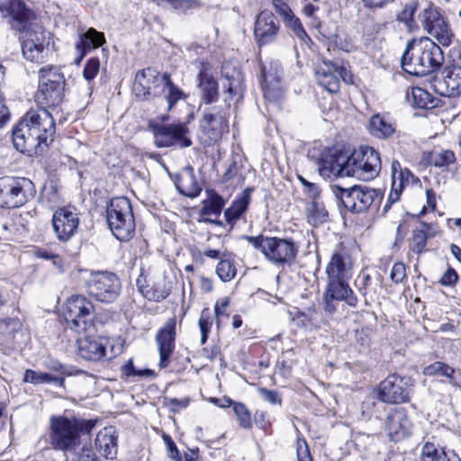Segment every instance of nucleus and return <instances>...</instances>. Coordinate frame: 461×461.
<instances>
[{"label":"nucleus","mask_w":461,"mask_h":461,"mask_svg":"<svg viewBox=\"0 0 461 461\" xmlns=\"http://www.w3.org/2000/svg\"><path fill=\"white\" fill-rule=\"evenodd\" d=\"M94 305L84 295H72L68 299L64 318L68 326L77 333L85 332L92 326Z\"/></svg>","instance_id":"13"},{"label":"nucleus","mask_w":461,"mask_h":461,"mask_svg":"<svg viewBox=\"0 0 461 461\" xmlns=\"http://www.w3.org/2000/svg\"><path fill=\"white\" fill-rule=\"evenodd\" d=\"M210 311L208 308H205L202 311L201 316L198 321V325L201 330V334H209L212 321H211Z\"/></svg>","instance_id":"61"},{"label":"nucleus","mask_w":461,"mask_h":461,"mask_svg":"<svg viewBox=\"0 0 461 461\" xmlns=\"http://www.w3.org/2000/svg\"><path fill=\"white\" fill-rule=\"evenodd\" d=\"M284 22L287 26L291 27L299 37L306 34L300 20L295 17L294 14L286 21Z\"/></svg>","instance_id":"64"},{"label":"nucleus","mask_w":461,"mask_h":461,"mask_svg":"<svg viewBox=\"0 0 461 461\" xmlns=\"http://www.w3.org/2000/svg\"><path fill=\"white\" fill-rule=\"evenodd\" d=\"M350 278L328 279L324 294L343 301L350 307H357L358 298L348 285Z\"/></svg>","instance_id":"29"},{"label":"nucleus","mask_w":461,"mask_h":461,"mask_svg":"<svg viewBox=\"0 0 461 461\" xmlns=\"http://www.w3.org/2000/svg\"><path fill=\"white\" fill-rule=\"evenodd\" d=\"M344 170L345 176H352L361 181L373 180L381 170L380 155L372 147H362L350 155L348 154Z\"/></svg>","instance_id":"7"},{"label":"nucleus","mask_w":461,"mask_h":461,"mask_svg":"<svg viewBox=\"0 0 461 461\" xmlns=\"http://www.w3.org/2000/svg\"><path fill=\"white\" fill-rule=\"evenodd\" d=\"M250 190L246 189L233 201L232 204L224 211L225 221L232 225L245 212L249 203Z\"/></svg>","instance_id":"39"},{"label":"nucleus","mask_w":461,"mask_h":461,"mask_svg":"<svg viewBox=\"0 0 461 461\" xmlns=\"http://www.w3.org/2000/svg\"><path fill=\"white\" fill-rule=\"evenodd\" d=\"M95 425L93 420L52 415L49 423V443L54 450L76 455L82 448L81 434L90 433Z\"/></svg>","instance_id":"2"},{"label":"nucleus","mask_w":461,"mask_h":461,"mask_svg":"<svg viewBox=\"0 0 461 461\" xmlns=\"http://www.w3.org/2000/svg\"><path fill=\"white\" fill-rule=\"evenodd\" d=\"M206 195L200 209V216L203 217L200 221L223 226V222L218 218L225 205V200L212 189H206Z\"/></svg>","instance_id":"27"},{"label":"nucleus","mask_w":461,"mask_h":461,"mask_svg":"<svg viewBox=\"0 0 461 461\" xmlns=\"http://www.w3.org/2000/svg\"><path fill=\"white\" fill-rule=\"evenodd\" d=\"M245 239L276 266L291 265L297 254V247L291 239L264 235L246 236Z\"/></svg>","instance_id":"4"},{"label":"nucleus","mask_w":461,"mask_h":461,"mask_svg":"<svg viewBox=\"0 0 461 461\" xmlns=\"http://www.w3.org/2000/svg\"><path fill=\"white\" fill-rule=\"evenodd\" d=\"M95 450L106 459H114L117 455V436L113 427L101 429L95 439Z\"/></svg>","instance_id":"32"},{"label":"nucleus","mask_w":461,"mask_h":461,"mask_svg":"<svg viewBox=\"0 0 461 461\" xmlns=\"http://www.w3.org/2000/svg\"><path fill=\"white\" fill-rule=\"evenodd\" d=\"M51 221L56 236L61 241L68 240L79 225V218L74 207L59 208L54 212Z\"/></svg>","instance_id":"20"},{"label":"nucleus","mask_w":461,"mask_h":461,"mask_svg":"<svg viewBox=\"0 0 461 461\" xmlns=\"http://www.w3.org/2000/svg\"><path fill=\"white\" fill-rule=\"evenodd\" d=\"M411 423L408 418L407 411L402 407L391 410L385 420V430L393 441H399L411 433Z\"/></svg>","instance_id":"22"},{"label":"nucleus","mask_w":461,"mask_h":461,"mask_svg":"<svg viewBox=\"0 0 461 461\" xmlns=\"http://www.w3.org/2000/svg\"><path fill=\"white\" fill-rule=\"evenodd\" d=\"M422 461H461L453 450L438 448L433 443L427 442L421 452Z\"/></svg>","instance_id":"38"},{"label":"nucleus","mask_w":461,"mask_h":461,"mask_svg":"<svg viewBox=\"0 0 461 461\" xmlns=\"http://www.w3.org/2000/svg\"><path fill=\"white\" fill-rule=\"evenodd\" d=\"M18 34L23 57L32 62L41 61L48 45L43 26L38 23Z\"/></svg>","instance_id":"17"},{"label":"nucleus","mask_w":461,"mask_h":461,"mask_svg":"<svg viewBox=\"0 0 461 461\" xmlns=\"http://www.w3.org/2000/svg\"><path fill=\"white\" fill-rule=\"evenodd\" d=\"M322 301L324 312L330 317H332L333 315L338 313L340 311V309H342L344 306L343 304H341V300L330 297L324 294L322 296Z\"/></svg>","instance_id":"53"},{"label":"nucleus","mask_w":461,"mask_h":461,"mask_svg":"<svg viewBox=\"0 0 461 461\" xmlns=\"http://www.w3.org/2000/svg\"><path fill=\"white\" fill-rule=\"evenodd\" d=\"M279 32V24L269 11H262L257 17L254 33L259 45L273 41Z\"/></svg>","instance_id":"26"},{"label":"nucleus","mask_w":461,"mask_h":461,"mask_svg":"<svg viewBox=\"0 0 461 461\" xmlns=\"http://www.w3.org/2000/svg\"><path fill=\"white\" fill-rule=\"evenodd\" d=\"M176 186L182 194L187 197H195L201 192V188L194 182L192 172L181 176L178 182L176 183Z\"/></svg>","instance_id":"45"},{"label":"nucleus","mask_w":461,"mask_h":461,"mask_svg":"<svg viewBox=\"0 0 461 461\" xmlns=\"http://www.w3.org/2000/svg\"><path fill=\"white\" fill-rule=\"evenodd\" d=\"M233 411L241 428L248 429L252 427L251 414L244 403L235 402L233 403Z\"/></svg>","instance_id":"48"},{"label":"nucleus","mask_w":461,"mask_h":461,"mask_svg":"<svg viewBox=\"0 0 461 461\" xmlns=\"http://www.w3.org/2000/svg\"><path fill=\"white\" fill-rule=\"evenodd\" d=\"M216 273L223 282H229L236 276V267L234 264L228 259H221L216 267Z\"/></svg>","instance_id":"51"},{"label":"nucleus","mask_w":461,"mask_h":461,"mask_svg":"<svg viewBox=\"0 0 461 461\" xmlns=\"http://www.w3.org/2000/svg\"><path fill=\"white\" fill-rule=\"evenodd\" d=\"M24 383H31L33 384H55L62 386L64 378L61 376H55L49 373L36 372L32 369H27L23 375Z\"/></svg>","instance_id":"42"},{"label":"nucleus","mask_w":461,"mask_h":461,"mask_svg":"<svg viewBox=\"0 0 461 461\" xmlns=\"http://www.w3.org/2000/svg\"><path fill=\"white\" fill-rule=\"evenodd\" d=\"M0 15L18 33L40 23L35 12L24 0H2Z\"/></svg>","instance_id":"12"},{"label":"nucleus","mask_w":461,"mask_h":461,"mask_svg":"<svg viewBox=\"0 0 461 461\" xmlns=\"http://www.w3.org/2000/svg\"><path fill=\"white\" fill-rule=\"evenodd\" d=\"M383 277L380 274L376 273L375 277L368 274H363L357 289L360 294L364 297L365 304H369V300L374 301L376 299L379 289L382 286Z\"/></svg>","instance_id":"36"},{"label":"nucleus","mask_w":461,"mask_h":461,"mask_svg":"<svg viewBox=\"0 0 461 461\" xmlns=\"http://www.w3.org/2000/svg\"><path fill=\"white\" fill-rule=\"evenodd\" d=\"M176 327V318H169L156 334L155 339L158 348L159 366L161 368L168 366L169 357L175 350Z\"/></svg>","instance_id":"21"},{"label":"nucleus","mask_w":461,"mask_h":461,"mask_svg":"<svg viewBox=\"0 0 461 461\" xmlns=\"http://www.w3.org/2000/svg\"><path fill=\"white\" fill-rule=\"evenodd\" d=\"M78 354L81 357L97 361L105 356L106 348L97 339L85 337L77 339Z\"/></svg>","instance_id":"33"},{"label":"nucleus","mask_w":461,"mask_h":461,"mask_svg":"<svg viewBox=\"0 0 461 461\" xmlns=\"http://www.w3.org/2000/svg\"><path fill=\"white\" fill-rule=\"evenodd\" d=\"M200 5L198 0H174L171 6L175 10L185 12L188 9L197 8Z\"/></svg>","instance_id":"62"},{"label":"nucleus","mask_w":461,"mask_h":461,"mask_svg":"<svg viewBox=\"0 0 461 461\" xmlns=\"http://www.w3.org/2000/svg\"><path fill=\"white\" fill-rule=\"evenodd\" d=\"M106 220L113 236L119 240H128L135 230L131 204L128 198H113L106 208Z\"/></svg>","instance_id":"6"},{"label":"nucleus","mask_w":461,"mask_h":461,"mask_svg":"<svg viewBox=\"0 0 461 461\" xmlns=\"http://www.w3.org/2000/svg\"><path fill=\"white\" fill-rule=\"evenodd\" d=\"M329 220V212L324 204L316 199H312V202L307 207L308 222L313 227H318L328 222Z\"/></svg>","instance_id":"41"},{"label":"nucleus","mask_w":461,"mask_h":461,"mask_svg":"<svg viewBox=\"0 0 461 461\" xmlns=\"http://www.w3.org/2000/svg\"><path fill=\"white\" fill-rule=\"evenodd\" d=\"M296 454L298 461H312L307 442L304 438H297Z\"/></svg>","instance_id":"58"},{"label":"nucleus","mask_w":461,"mask_h":461,"mask_svg":"<svg viewBox=\"0 0 461 461\" xmlns=\"http://www.w3.org/2000/svg\"><path fill=\"white\" fill-rule=\"evenodd\" d=\"M198 139L204 147H210L219 141L223 133L228 132L229 125L226 115L216 108L204 110L199 122Z\"/></svg>","instance_id":"15"},{"label":"nucleus","mask_w":461,"mask_h":461,"mask_svg":"<svg viewBox=\"0 0 461 461\" xmlns=\"http://www.w3.org/2000/svg\"><path fill=\"white\" fill-rule=\"evenodd\" d=\"M347 151H344L338 147H331L323 149L320 153L316 164L319 174L323 178L333 179L345 177L344 167L347 165Z\"/></svg>","instance_id":"18"},{"label":"nucleus","mask_w":461,"mask_h":461,"mask_svg":"<svg viewBox=\"0 0 461 461\" xmlns=\"http://www.w3.org/2000/svg\"><path fill=\"white\" fill-rule=\"evenodd\" d=\"M258 393L264 401L271 404L281 405L282 403V398L277 391L269 390L267 388H259Z\"/></svg>","instance_id":"59"},{"label":"nucleus","mask_w":461,"mask_h":461,"mask_svg":"<svg viewBox=\"0 0 461 461\" xmlns=\"http://www.w3.org/2000/svg\"><path fill=\"white\" fill-rule=\"evenodd\" d=\"M435 88L444 96L461 95V66L446 67L441 72V77L435 80Z\"/></svg>","instance_id":"24"},{"label":"nucleus","mask_w":461,"mask_h":461,"mask_svg":"<svg viewBox=\"0 0 461 461\" xmlns=\"http://www.w3.org/2000/svg\"><path fill=\"white\" fill-rule=\"evenodd\" d=\"M24 118L26 122L35 126L36 130H40L42 135L53 138L56 129L55 121L48 108L41 107L39 110H30L24 115Z\"/></svg>","instance_id":"31"},{"label":"nucleus","mask_w":461,"mask_h":461,"mask_svg":"<svg viewBox=\"0 0 461 461\" xmlns=\"http://www.w3.org/2000/svg\"><path fill=\"white\" fill-rule=\"evenodd\" d=\"M419 6L418 2L412 1L406 4L401 11L396 14V21L403 23L409 32L418 30V24L414 20V14Z\"/></svg>","instance_id":"43"},{"label":"nucleus","mask_w":461,"mask_h":461,"mask_svg":"<svg viewBox=\"0 0 461 461\" xmlns=\"http://www.w3.org/2000/svg\"><path fill=\"white\" fill-rule=\"evenodd\" d=\"M30 131L29 122L23 116L12 132L14 147L22 153L39 155V142H35Z\"/></svg>","instance_id":"25"},{"label":"nucleus","mask_w":461,"mask_h":461,"mask_svg":"<svg viewBox=\"0 0 461 461\" xmlns=\"http://www.w3.org/2000/svg\"><path fill=\"white\" fill-rule=\"evenodd\" d=\"M403 185L402 174L399 173L398 177L393 178L391 192L388 195L387 203L384 207V212H387L392 204L399 201Z\"/></svg>","instance_id":"47"},{"label":"nucleus","mask_w":461,"mask_h":461,"mask_svg":"<svg viewBox=\"0 0 461 461\" xmlns=\"http://www.w3.org/2000/svg\"><path fill=\"white\" fill-rule=\"evenodd\" d=\"M282 69L278 64L275 67L271 65L267 70L265 66H261V86L265 98L274 100L281 96L282 86L280 85Z\"/></svg>","instance_id":"28"},{"label":"nucleus","mask_w":461,"mask_h":461,"mask_svg":"<svg viewBox=\"0 0 461 461\" xmlns=\"http://www.w3.org/2000/svg\"><path fill=\"white\" fill-rule=\"evenodd\" d=\"M100 68V61L98 58H91L89 59L83 69V77L86 80L91 81L93 80Z\"/></svg>","instance_id":"54"},{"label":"nucleus","mask_w":461,"mask_h":461,"mask_svg":"<svg viewBox=\"0 0 461 461\" xmlns=\"http://www.w3.org/2000/svg\"><path fill=\"white\" fill-rule=\"evenodd\" d=\"M412 385L409 377L390 375L379 384L378 399L386 403L407 402Z\"/></svg>","instance_id":"16"},{"label":"nucleus","mask_w":461,"mask_h":461,"mask_svg":"<svg viewBox=\"0 0 461 461\" xmlns=\"http://www.w3.org/2000/svg\"><path fill=\"white\" fill-rule=\"evenodd\" d=\"M272 5L276 13L280 15L284 21H286L293 14L291 8L284 0H273Z\"/></svg>","instance_id":"60"},{"label":"nucleus","mask_w":461,"mask_h":461,"mask_svg":"<svg viewBox=\"0 0 461 461\" xmlns=\"http://www.w3.org/2000/svg\"><path fill=\"white\" fill-rule=\"evenodd\" d=\"M223 94L227 96L224 102L230 106V101L238 103L242 100L246 87L244 76L240 70L234 69L231 74H225L222 81Z\"/></svg>","instance_id":"30"},{"label":"nucleus","mask_w":461,"mask_h":461,"mask_svg":"<svg viewBox=\"0 0 461 461\" xmlns=\"http://www.w3.org/2000/svg\"><path fill=\"white\" fill-rule=\"evenodd\" d=\"M21 328L22 323L17 317H8L0 320V334L4 337L12 338Z\"/></svg>","instance_id":"49"},{"label":"nucleus","mask_w":461,"mask_h":461,"mask_svg":"<svg viewBox=\"0 0 461 461\" xmlns=\"http://www.w3.org/2000/svg\"><path fill=\"white\" fill-rule=\"evenodd\" d=\"M418 20L423 30L437 40L438 44L443 47H448L452 44L455 33L439 12L438 7L433 3H428L420 12Z\"/></svg>","instance_id":"11"},{"label":"nucleus","mask_w":461,"mask_h":461,"mask_svg":"<svg viewBox=\"0 0 461 461\" xmlns=\"http://www.w3.org/2000/svg\"><path fill=\"white\" fill-rule=\"evenodd\" d=\"M443 62L441 48L429 37L409 41L401 59L402 69L415 77H424L438 71Z\"/></svg>","instance_id":"1"},{"label":"nucleus","mask_w":461,"mask_h":461,"mask_svg":"<svg viewBox=\"0 0 461 461\" xmlns=\"http://www.w3.org/2000/svg\"><path fill=\"white\" fill-rule=\"evenodd\" d=\"M136 286L138 291L142 294V296L149 301L160 302L167 297L168 293L165 291H158L150 287L147 284L146 277L140 274V276L136 280Z\"/></svg>","instance_id":"44"},{"label":"nucleus","mask_w":461,"mask_h":461,"mask_svg":"<svg viewBox=\"0 0 461 461\" xmlns=\"http://www.w3.org/2000/svg\"><path fill=\"white\" fill-rule=\"evenodd\" d=\"M350 77L347 68L331 61L323 60L315 68L318 84L330 93H337L340 87V80L348 82Z\"/></svg>","instance_id":"19"},{"label":"nucleus","mask_w":461,"mask_h":461,"mask_svg":"<svg viewBox=\"0 0 461 461\" xmlns=\"http://www.w3.org/2000/svg\"><path fill=\"white\" fill-rule=\"evenodd\" d=\"M413 104L418 108L428 109L433 107L430 95L420 87H414L411 91Z\"/></svg>","instance_id":"50"},{"label":"nucleus","mask_w":461,"mask_h":461,"mask_svg":"<svg viewBox=\"0 0 461 461\" xmlns=\"http://www.w3.org/2000/svg\"><path fill=\"white\" fill-rule=\"evenodd\" d=\"M154 143L158 148L190 147L193 142L191 131L186 122H177L153 127Z\"/></svg>","instance_id":"14"},{"label":"nucleus","mask_w":461,"mask_h":461,"mask_svg":"<svg viewBox=\"0 0 461 461\" xmlns=\"http://www.w3.org/2000/svg\"><path fill=\"white\" fill-rule=\"evenodd\" d=\"M431 229L430 224L420 221L412 230L411 244L410 249L416 254H421L426 248L428 239L431 236L429 230Z\"/></svg>","instance_id":"40"},{"label":"nucleus","mask_w":461,"mask_h":461,"mask_svg":"<svg viewBox=\"0 0 461 461\" xmlns=\"http://www.w3.org/2000/svg\"><path fill=\"white\" fill-rule=\"evenodd\" d=\"M29 127L31 129L30 132L32 134V138L35 139V142H39V155L44 152L45 149L49 146V143L53 140V138L50 136H44L40 131V130H36L35 126L29 123Z\"/></svg>","instance_id":"55"},{"label":"nucleus","mask_w":461,"mask_h":461,"mask_svg":"<svg viewBox=\"0 0 461 461\" xmlns=\"http://www.w3.org/2000/svg\"><path fill=\"white\" fill-rule=\"evenodd\" d=\"M154 79V88L162 87L165 99L167 103V110H171L175 104L187 95L176 86L170 78L169 74L160 75L157 70L148 68L136 74L133 89L138 96L146 97L152 94V86L149 80Z\"/></svg>","instance_id":"3"},{"label":"nucleus","mask_w":461,"mask_h":461,"mask_svg":"<svg viewBox=\"0 0 461 461\" xmlns=\"http://www.w3.org/2000/svg\"><path fill=\"white\" fill-rule=\"evenodd\" d=\"M39 74L36 102L42 107L56 109L64 100L65 77L54 66L41 68Z\"/></svg>","instance_id":"5"},{"label":"nucleus","mask_w":461,"mask_h":461,"mask_svg":"<svg viewBox=\"0 0 461 461\" xmlns=\"http://www.w3.org/2000/svg\"><path fill=\"white\" fill-rule=\"evenodd\" d=\"M198 88L203 101L212 104L218 99V83L206 68H202L197 76Z\"/></svg>","instance_id":"34"},{"label":"nucleus","mask_w":461,"mask_h":461,"mask_svg":"<svg viewBox=\"0 0 461 461\" xmlns=\"http://www.w3.org/2000/svg\"><path fill=\"white\" fill-rule=\"evenodd\" d=\"M456 155L452 150L441 149L430 155V163L438 167H448L456 162Z\"/></svg>","instance_id":"46"},{"label":"nucleus","mask_w":461,"mask_h":461,"mask_svg":"<svg viewBox=\"0 0 461 461\" xmlns=\"http://www.w3.org/2000/svg\"><path fill=\"white\" fill-rule=\"evenodd\" d=\"M189 398H166L164 401V405L169 409L172 412H178L182 409H185L189 404Z\"/></svg>","instance_id":"56"},{"label":"nucleus","mask_w":461,"mask_h":461,"mask_svg":"<svg viewBox=\"0 0 461 461\" xmlns=\"http://www.w3.org/2000/svg\"><path fill=\"white\" fill-rule=\"evenodd\" d=\"M104 41V34L93 28L80 35L79 41L76 43V49L80 53V56L76 60L77 64L83 59L87 51L102 46Z\"/></svg>","instance_id":"35"},{"label":"nucleus","mask_w":461,"mask_h":461,"mask_svg":"<svg viewBox=\"0 0 461 461\" xmlns=\"http://www.w3.org/2000/svg\"><path fill=\"white\" fill-rule=\"evenodd\" d=\"M331 193L351 212L360 213L366 211L373 203L382 198L381 193L364 185L343 188L339 185H330Z\"/></svg>","instance_id":"8"},{"label":"nucleus","mask_w":461,"mask_h":461,"mask_svg":"<svg viewBox=\"0 0 461 461\" xmlns=\"http://www.w3.org/2000/svg\"><path fill=\"white\" fill-rule=\"evenodd\" d=\"M390 278L395 284L402 283L406 278L405 265L402 262L393 264L390 273Z\"/></svg>","instance_id":"57"},{"label":"nucleus","mask_w":461,"mask_h":461,"mask_svg":"<svg viewBox=\"0 0 461 461\" xmlns=\"http://www.w3.org/2000/svg\"><path fill=\"white\" fill-rule=\"evenodd\" d=\"M454 373V368L442 362H435L424 369L426 375H441L450 378Z\"/></svg>","instance_id":"52"},{"label":"nucleus","mask_w":461,"mask_h":461,"mask_svg":"<svg viewBox=\"0 0 461 461\" xmlns=\"http://www.w3.org/2000/svg\"><path fill=\"white\" fill-rule=\"evenodd\" d=\"M86 286L89 296L104 303L115 302L122 292L120 278L108 271L92 272Z\"/></svg>","instance_id":"10"},{"label":"nucleus","mask_w":461,"mask_h":461,"mask_svg":"<svg viewBox=\"0 0 461 461\" xmlns=\"http://www.w3.org/2000/svg\"><path fill=\"white\" fill-rule=\"evenodd\" d=\"M353 262L350 254L344 248H339L332 253L326 267L328 279L351 278Z\"/></svg>","instance_id":"23"},{"label":"nucleus","mask_w":461,"mask_h":461,"mask_svg":"<svg viewBox=\"0 0 461 461\" xmlns=\"http://www.w3.org/2000/svg\"><path fill=\"white\" fill-rule=\"evenodd\" d=\"M458 280V275L455 269L449 267L441 276L439 283L444 286H452Z\"/></svg>","instance_id":"63"},{"label":"nucleus","mask_w":461,"mask_h":461,"mask_svg":"<svg viewBox=\"0 0 461 461\" xmlns=\"http://www.w3.org/2000/svg\"><path fill=\"white\" fill-rule=\"evenodd\" d=\"M32 180L26 177H0V207L16 208L25 204L35 195Z\"/></svg>","instance_id":"9"},{"label":"nucleus","mask_w":461,"mask_h":461,"mask_svg":"<svg viewBox=\"0 0 461 461\" xmlns=\"http://www.w3.org/2000/svg\"><path fill=\"white\" fill-rule=\"evenodd\" d=\"M368 130L378 139H388L395 133V125L384 115L376 113L370 118Z\"/></svg>","instance_id":"37"}]
</instances>
